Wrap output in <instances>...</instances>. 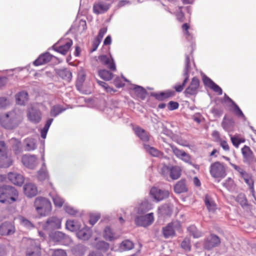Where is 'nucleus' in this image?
Here are the masks:
<instances>
[{
  "label": "nucleus",
  "instance_id": "obj_1",
  "mask_svg": "<svg viewBox=\"0 0 256 256\" xmlns=\"http://www.w3.org/2000/svg\"><path fill=\"white\" fill-rule=\"evenodd\" d=\"M18 192L12 186L4 185L0 186V202L12 204L17 200Z\"/></svg>",
  "mask_w": 256,
  "mask_h": 256
},
{
  "label": "nucleus",
  "instance_id": "obj_2",
  "mask_svg": "<svg viewBox=\"0 0 256 256\" xmlns=\"http://www.w3.org/2000/svg\"><path fill=\"white\" fill-rule=\"evenodd\" d=\"M0 122L2 126L4 128L12 130L18 125L20 120L16 112L12 111L2 116L0 118Z\"/></svg>",
  "mask_w": 256,
  "mask_h": 256
},
{
  "label": "nucleus",
  "instance_id": "obj_3",
  "mask_svg": "<svg viewBox=\"0 0 256 256\" xmlns=\"http://www.w3.org/2000/svg\"><path fill=\"white\" fill-rule=\"evenodd\" d=\"M34 205L37 212L41 216H46L52 211V204L50 201L42 197L37 198Z\"/></svg>",
  "mask_w": 256,
  "mask_h": 256
},
{
  "label": "nucleus",
  "instance_id": "obj_4",
  "mask_svg": "<svg viewBox=\"0 0 256 256\" xmlns=\"http://www.w3.org/2000/svg\"><path fill=\"white\" fill-rule=\"evenodd\" d=\"M210 172L212 176L216 178H223L226 174L224 164L220 162H214L210 165Z\"/></svg>",
  "mask_w": 256,
  "mask_h": 256
},
{
  "label": "nucleus",
  "instance_id": "obj_5",
  "mask_svg": "<svg viewBox=\"0 0 256 256\" xmlns=\"http://www.w3.org/2000/svg\"><path fill=\"white\" fill-rule=\"evenodd\" d=\"M182 226L180 222L174 221L168 223L162 228V233L165 238L173 237L176 236V230L181 229Z\"/></svg>",
  "mask_w": 256,
  "mask_h": 256
},
{
  "label": "nucleus",
  "instance_id": "obj_6",
  "mask_svg": "<svg viewBox=\"0 0 256 256\" xmlns=\"http://www.w3.org/2000/svg\"><path fill=\"white\" fill-rule=\"evenodd\" d=\"M72 44L71 40H60L53 46L54 50L63 54H66Z\"/></svg>",
  "mask_w": 256,
  "mask_h": 256
},
{
  "label": "nucleus",
  "instance_id": "obj_7",
  "mask_svg": "<svg viewBox=\"0 0 256 256\" xmlns=\"http://www.w3.org/2000/svg\"><path fill=\"white\" fill-rule=\"evenodd\" d=\"M110 7V4L102 0L94 2L92 6L93 12L97 15L107 12Z\"/></svg>",
  "mask_w": 256,
  "mask_h": 256
},
{
  "label": "nucleus",
  "instance_id": "obj_8",
  "mask_svg": "<svg viewBox=\"0 0 256 256\" xmlns=\"http://www.w3.org/2000/svg\"><path fill=\"white\" fill-rule=\"evenodd\" d=\"M150 194L157 202L168 198L170 195V192L168 190H162L156 187H153L150 189Z\"/></svg>",
  "mask_w": 256,
  "mask_h": 256
},
{
  "label": "nucleus",
  "instance_id": "obj_9",
  "mask_svg": "<svg viewBox=\"0 0 256 256\" xmlns=\"http://www.w3.org/2000/svg\"><path fill=\"white\" fill-rule=\"evenodd\" d=\"M154 221V216L152 212L144 216H138L135 219L136 224L138 226L146 227L152 224Z\"/></svg>",
  "mask_w": 256,
  "mask_h": 256
},
{
  "label": "nucleus",
  "instance_id": "obj_10",
  "mask_svg": "<svg viewBox=\"0 0 256 256\" xmlns=\"http://www.w3.org/2000/svg\"><path fill=\"white\" fill-rule=\"evenodd\" d=\"M27 117L31 122L38 124L42 120V112L38 108L32 106L27 110Z\"/></svg>",
  "mask_w": 256,
  "mask_h": 256
},
{
  "label": "nucleus",
  "instance_id": "obj_11",
  "mask_svg": "<svg viewBox=\"0 0 256 256\" xmlns=\"http://www.w3.org/2000/svg\"><path fill=\"white\" fill-rule=\"evenodd\" d=\"M200 80L196 77H194L184 93L186 96H196L198 92L200 86Z\"/></svg>",
  "mask_w": 256,
  "mask_h": 256
},
{
  "label": "nucleus",
  "instance_id": "obj_12",
  "mask_svg": "<svg viewBox=\"0 0 256 256\" xmlns=\"http://www.w3.org/2000/svg\"><path fill=\"white\" fill-rule=\"evenodd\" d=\"M243 157V162L248 164H252L255 159L254 152L248 146H244L241 150Z\"/></svg>",
  "mask_w": 256,
  "mask_h": 256
},
{
  "label": "nucleus",
  "instance_id": "obj_13",
  "mask_svg": "<svg viewBox=\"0 0 256 256\" xmlns=\"http://www.w3.org/2000/svg\"><path fill=\"white\" fill-rule=\"evenodd\" d=\"M220 240L218 236L215 234H210L207 238L204 244V248L205 249L210 250L214 247L220 245Z\"/></svg>",
  "mask_w": 256,
  "mask_h": 256
},
{
  "label": "nucleus",
  "instance_id": "obj_14",
  "mask_svg": "<svg viewBox=\"0 0 256 256\" xmlns=\"http://www.w3.org/2000/svg\"><path fill=\"white\" fill-rule=\"evenodd\" d=\"M60 226L61 220L56 216H52L48 219L44 228L45 230L58 229Z\"/></svg>",
  "mask_w": 256,
  "mask_h": 256
},
{
  "label": "nucleus",
  "instance_id": "obj_15",
  "mask_svg": "<svg viewBox=\"0 0 256 256\" xmlns=\"http://www.w3.org/2000/svg\"><path fill=\"white\" fill-rule=\"evenodd\" d=\"M14 232V226L11 222H4L0 225V234L2 236L10 235Z\"/></svg>",
  "mask_w": 256,
  "mask_h": 256
},
{
  "label": "nucleus",
  "instance_id": "obj_16",
  "mask_svg": "<svg viewBox=\"0 0 256 256\" xmlns=\"http://www.w3.org/2000/svg\"><path fill=\"white\" fill-rule=\"evenodd\" d=\"M8 178L16 186H21L24 182V178L20 174L10 172L8 174Z\"/></svg>",
  "mask_w": 256,
  "mask_h": 256
},
{
  "label": "nucleus",
  "instance_id": "obj_17",
  "mask_svg": "<svg viewBox=\"0 0 256 256\" xmlns=\"http://www.w3.org/2000/svg\"><path fill=\"white\" fill-rule=\"evenodd\" d=\"M52 57L53 56L48 52L44 53L34 61V64L36 66L44 64L50 62Z\"/></svg>",
  "mask_w": 256,
  "mask_h": 256
},
{
  "label": "nucleus",
  "instance_id": "obj_18",
  "mask_svg": "<svg viewBox=\"0 0 256 256\" xmlns=\"http://www.w3.org/2000/svg\"><path fill=\"white\" fill-rule=\"evenodd\" d=\"M22 162L26 167L34 168L36 164V158L34 156L24 155L22 158Z\"/></svg>",
  "mask_w": 256,
  "mask_h": 256
},
{
  "label": "nucleus",
  "instance_id": "obj_19",
  "mask_svg": "<svg viewBox=\"0 0 256 256\" xmlns=\"http://www.w3.org/2000/svg\"><path fill=\"white\" fill-rule=\"evenodd\" d=\"M189 68H190V62H189L188 60L186 61V67L184 68V76H185V78L182 84L176 85L174 86V89L176 92H181L183 90L186 84L188 82V78H189V76H188Z\"/></svg>",
  "mask_w": 256,
  "mask_h": 256
},
{
  "label": "nucleus",
  "instance_id": "obj_20",
  "mask_svg": "<svg viewBox=\"0 0 256 256\" xmlns=\"http://www.w3.org/2000/svg\"><path fill=\"white\" fill-rule=\"evenodd\" d=\"M204 201L205 205L209 212H216L217 209V205L210 196L206 195Z\"/></svg>",
  "mask_w": 256,
  "mask_h": 256
},
{
  "label": "nucleus",
  "instance_id": "obj_21",
  "mask_svg": "<svg viewBox=\"0 0 256 256\" xmlns=\"http://www.w3.org/2000/svg\"><path fill=\"white\" fill-rule=\"evenodd\" d=\"M24 188V194L28 197L34 196L38 193L36 187L32 183L26 184Z\"/></svg>",
  "mask_w": 256,
  "mask_h": 256
},
{
  "label": "nucleus",
  "instance_id": "obj_22",
  "mask_svg": "<svg viewBox=\"0 0 256 256\" xmlns=\"http://www.w3.org/2000/svg\"><path fill=\"white\" fill-rule=\"evenodd\" d=\"M90 230L86 226L84 227L82 229H79L77 231L76 236L79 239L82 240H88L91 236Z\"/></svg>",
  "mask_w": 256,
  "mask_h": 256
},
{
  "label": "nucleus",
  "instance_id": "obj_23",
  "mask_svg": "<svg viewBox=\"0 0 256 256\" xmlns=\"http://www.w3.org/2000/svg\"><path fill=\"white\" fill-rule=\"evenodd\" d=\"M13 161L8 153L0 156V167L8 168L12 164Z\"/></svg>",
  "mask_w": 256,
  "mask_h": 256
},
{
  "label": "nucleus",
  "instance_id": "obj_24",
  "mask_svg": "<svg viewBox=\"0 0 256 256\" xmlns=\"http://www.w3.org/2000/svg\"><path fill=\"white\" fill-rule=\"evenodd\" d=\"M136 134L144 142H148L150 140V136L146 131L139 126H136L134 128Z\"/></svg>",
  "mask_w": 256,
  "mask_h": 256
},
{
  "label": "nucleus",
  "instance_id": "obj_25",
  "mask_svg": "<svg viewBox=\"0 0 256 256\" xmlns=\"http://www.w3.org/2000/svg\"><path fill=\"white\" fill-rule=\"evenodd\" d=\"M242 178H243L245 182L248 186L249 190H250L252 195L254 196L255 190L254 188V180L252 178V176L249 174H248Z\"/></svg>",
  "mask_w": 256,
  "mask_h": 256
},
{
  "label": "nucleus",
  "instance_id": "obj_26",
  "mask_svg": "<svg viewBox=\"0 0 256 256\" xmlns=\"http://www.w3.org/2000/svg\"><path fill=\"white\" fill-rule=\"evenodd\" d=\"M188 189L186 184V180H181L174 186V191L177 194H181L187 192Z\"/></svg>",
  "mask_w": 256,
  "mask_h": 256
},
{
  "label": "nucleus",
  "instance_id": "obj_27",
  "mask_svg": "<svg viewBox=\"0 0 256 256\" xmlns=\"http://www.w3.org/2000/svg\"><path fill=\"white\" fill-rule=\"evenodd\" d=\"M16 98L18 104L24 105L28 100V94L24 91L20 92L16 94Z\"/></svg>",
  "mask_w": 256,
  "mask_h": 256
},
{
  "label": "nucleus",
  "instance_id": "obj_28",
  "mask_svg": "<svg viewBox=\"0 0 256 256\" xmlns=\"http://www.w3.org/2000/svg\"><path fill=\"white\" fill-rule=\"evenodd\" d=\"M40 248L37 246H32L28 248L26 253V256H40Z\"/></svg>",
  "mask_w": 256,
  "mask_h": 256
},
{
  "label": "nucleus",
  "instance_id": "obj_29",
  "mask_svg": "<svg viewBox=\"0 0 256 256\" xmlns=\"http://www.w3.org/2000/svg\"><path fill=\"white\" fill-rule=\"evenodd\" d=\"M58 74L62 79L68 82H70L72 78V72L70 70L66 68L58 70Z\"/></svg>",
  "mask_w": 256,
  "mask_h": 256
},
{
  "label": "nucleus",
  "instance_id": "obj_30",
  "mask_svg": "<svg viewBox=\"0 0 256 256\" xmlns=\"http://www.w3.org/2000/svg\"><path fill=\"white\" fill-rule=\"evenodd\" d=\"M66 226L68 230L71 232H77L80 228V226L78 222L72 220H67Z\"/></svg>",
  "mask_w": 256,
  "mask_h": 256
},
{
  "label": "nucleus",
  "instance_id": "obj_31",
  "mask_svg": "<svg viewBox=\"0 0 256 256\" xmlns=\"http://www.w3.org/2000/svg\"><path fill=\"white\" fill-rule=\"evenodd\" d=\"M181 175V170L180 167L177 166L170 168V176L172 179L177 180Z\"/></svg>",
  "mask_w": 256,
  "mask_h": 256
},
{
  "label": "nucleus",
  "instance_id": "obj_32",
  "mask_svg": "<svg viewBox=\"0 0 256 256\" xmlns=\"http://www.w3.org/2000/svg\"><path fill=\"white\" fill-rule=\"evenodd\" d=\"M26 148L27 150L30 151L36 148V140L32 138H28L24 140Z\"/></svg>",
  "mask_w": 256,
  "mask_h": 256
},
{
  "label": "nucleus",
  "instance_id": "obj_33",
  "mask_svg": "<svg viewBox=\"0 0 256 256\" xmlns=\"http://www.w3.org/2000/svg\"><path fill=\"white\" fill-rule=\"evenodd\" d=\"M144 148L147 152L154 156H159L162 154L160 150L148 144H144Z\"/></svg>",
  "mask_w": 256,
  "mask_h": 256
},
{
  "label": "nucleus",
  "instance_id": "obj_34",
  "mask_svg": "<svg viewBox=\"0 0 256 256\" xmlns=\"http://www.w3.org/2000/svg\"><path fill=\"white\" fill-rule=\"evenodd\" d=\"M172 96V92H160L154 94V96L158 100H164Z\"/></svg>",
  "mask_w": 256,
  "mask_h": 256
},
{
  "label": "nucleus",
  "instance_id": "obj_35",
  "mask_svg": "<svg viewBox=\"0 0 256 256\" xmlns=\"http://www.w3.org/2000/svg\"><path fill=\"white\" fill-rule=\"evenodd\" d=\"M134 247L133 242L129 240H124L120 244V248L122 250H129L132 249Z\"/></svg>",
  "mask_w": 256,
  "mask_h": 256
},
{
  "label": "nucleus",
  "instance_id": "obj_36",
  "mask_svg": "<svg viewBox=\"0 0 256 256\" xmlns=\"http://www.w3.org/2000/svg\"><path fill=\"white\" fill-rule=\"evenodd\" d=\"M134 91L136 96L141 100H144L146 98L147 92L143 88L138 86L134 88Z\"/></svg>",
  "mask_w": 256,
  "mask_h": 256
},
{
  "label": "nucleus",
  "instance_id": "obj_37",
  "mask_svg": "<svg viewBox=\"0 0 256 256\" xmlns=\"http://www.w3.org/2000/svg\"><path fill=\"white\" fill-rule=\"evenodd\" d=\"M99 76L105 80H110L113 77V74L108 70H103L98 72Z\"/></svg>",
  "mask_w": 256,
  "mask_h": 256
},
{
  "label": "nucleus",
  "instance_id": "obj_38",
  "mask_svg": "<svg viewBox=\"0 0 256 256\" xmlns=\"http://www.w3.org/2000/svg\"><path fill=\"white\" fill-rule=\"evenodd\" d=\"M148 202L144 200L140 203L137 208V213L138 214H143L148 210Z\"/></svg>",
  "mask_w": 256,
  "mask_h": 256
},
{
  "label": "nucleus",
  "instance_id": "obj_39",
  "mask_svg": "<svg viewBox=\"0 0 256 256\" xmlns=\"http://www.w3.org/2000/svg\"><path fill=\"white\" fill-rule=\"evenodd\" d=\"M188 230L194 238H198L201 236L202 234L198 231L196 226L192 225L188 228Z\"/></svg>",
  "mask_w": 256,
  "mask_h": 256
},
{
  "label": "nucleus",
  "instance_id": "obj_40",
  "mask_svg": "<svg viewBox=\"0 0 256 256\" xmlns=\"http://www.w3.org/2000/svg\"><path fill=\"white\" fill-rule=\"evenodd\" d=\"M18 220H20V224L28 228H32L34 227V225L31 222L22 216H20L18 217Z\"/></svg>",
  "mask_w": 256,
  "mask_h": 256
},
{
  "label": "nucleus",
  "instance_id": "obj_41",
  "mask_svg": "<svg viewBox=\"0 0 256 256\" xmlns=\"http://www.w3.org/2000/svg\"><path fill=\"white\" fill-rule=\"evenodd\" d=\"M65 110L64 108H62L60 106L56 105L52 107L50 110V114L52 116H56L60 113L62 112Z\"/></svg>",
  "mask_w": 256,
  "mask_h": 256
},
{
  "label": "nucleus",
  "instance_id": "obj_42",
  "mask_svg": "<svg viewBox=\"0 0 256 256\" xmlns=\"http://www.w3.org/2000/svg\"><path fill=\"white\" fill-rule=\"evenodd\" d=\"M38 178L41 181L48 179V175L47 170L43 168H42L38 172Z\"/></svg>",
  "mask_w": 256,
  "mask_h": 256
},
{
  "label": "nucleus",
  "instance_id": "obj_43",
  "mask_svg": "<svg viewBox=\"0 0 256 256\" xmlns=\"http://www.w3.org/2000/svg\"><path fill=\"white\" fill-rule=\"evenodd\" d=\"M232 106L234 114L238 117L242 118L244 120H246V118L236 103H234Z\"/></svg>",
  "mask_w": 256,
  "mask_h": 256
},
{
  "label": "nucleus",
  "instance_id": "obj_44",
  "mask_svg": "<svg viewBox=\"0 0 256 256\" xmlns=\"http://www.w3.org/2000/svg\"><path fill=\"white\" fill-rule=\"evenodd\" d=\"M180 246L185 252H190L191 250L190 240L188 238H184Z\"/></svg>",
  "mask_w": 256,
  "mask_h": 256
},
{
  "label": "nucleus",
  "instance_id": "obj_45",
  "mask_svg": "<svg viewBox=\"0 0 256 256\" xmlns=\"http://www.w3.org/2000/svg\"><path fill=\"white\" fill-rule=\"evenodd\" d=\"M104 238L106 240H112L114 237L111 229L109 227H106L104 230Z\"/></svg>",
  "mask_w": 256,
  "mask_h": 256
},
{
  "label": "nucleus",
  "instance_id": "obj_46",
  "mask_svg": "<svg viewBox=\"0 0 256 256\" xmlns=\"http://www.w3.org/2000/svg\"><path fill=\"white\" fill-rule=\"evenodd\" d=\"M230 139L232 144L236 148H238L241 143L245 142V139L244 138H239L238 136L231 137Z\"/></svg>",
  "mask_w": 256,
  "mask_h": 256
},
{
  "label": "nucleus",
  "instance_id": "obj_47",
  "mask_svg": "<svg viewBox=\"0 0 256 256\" xmlns=\"http://www.w3.org/2000/svg\"><path fill=\"white\" fill-rule=\"evenodd\" d=\"M52 200L54 203V204L56 206L58 207H62L64 203V200L58 196H54L52 198Z\"/></svg>",
  "mask_w": 256,
  "mask_h": 256
},
{
  "label": "nucleus",
  "instance_id": "obj_48",
  "mask_svg": "<svg viewBox=\"0 0 256 256\" xmlns=\"http://www.w3.org/2000/svg\"><path fill=\"white\" fill-rule=\"evenodd\" d=\"M100 215L99 214H90L89 222L92 225H94L100 218Z\"/></svg>",
  "mask_w": 256,
  "mask_h": 256
},
{
  "label": "nucleus",
  "instance_id": "obj_49",
  "mask_svg": "<svg viewBox=\"0 0 256 256\" xmlns=\"http://www.w3.org/2000/svg\"><path fill=\"white\" fill-rule=\"evenodd\" d=\"M178 12L176 13V19L180 22H182L184 20V14L182 11V7L178 8Z\"/></svg>",
  "mask_w": 256,
  "mask_h": 256
},
{
  "label": "nucleus",
  "instance_id": "obj_50",
  "mask_svg": "<svg viewBox=\"0 0 256 256\" xmlns=\"http://www.w3.org/2000/svg\"><path fill=\"white\" fill-rule=\"evenodd\" d=\"M238 202L242 206H246L247 204V199L246 196L243 194H240L238 195L236 198Z\"/></svg>",
  "mask_w": 256,
  "mask_h": 256
},
{
  "label": "nucleus",
  "instance_id": "obj_51",
  "mask_svg": "<svg viewBox=\"0 0 256 256\" xmlns=\"http://www.w3.org/2000/svg\"><path fill=\"white\" fill-rule=\"evenodd\" d=\"M232 166L238 172L241 178L244 177V176L248 174L242 168L238 166H236V164H232Z\"/></svg>",
  "mask_w": 256,
  "mask_h": 256
},
{
  "label": "nucleus",
  "instance_id": "obj_52",
  "mask_svg": "<svg viewBox=\"0 0 256 256\" xmlns=\"http://www.w3.org/2000/svg\"><path fill=\"white\" fill-rule=\"evenodd\" d=\"M190 28V26L188 23L184 24L182 26V28L184 32V34L186 36L187 38H188L191 36L190 32H188Z\"/></svg>",
  "mask_w": 256,
  "mask_h": 256
},
{
  "label": "nucleus",
  "instance_id": "obj_53",
  "mask_svg": "<svg viewBox=\"0 0 256 256\" xmlns=\"http://www.w3.org/2000/svg\"><path fill=\"white\" fill-rule=\"evenodd\" d=\"M202 81L204 85L208 86L209 88L214 83L210 78L206 76H203Z\"/></svg>",
  "mask_w": 256,
  "mask_h": 256
},
{
  "label": "nucleus",
  "instance_id": "obj_54",
  "mask_svg": "<svg viewBox=\"0 0 256 256\" xmlns=\"http://www.w3.org/2000/svg\"><path fill=\"white\" fill-rule=\"evenodd\" d=\"M172 149L174 155L179 158L182 157V154L184 152V150H179L178 148L174 146H172Z\"/></svg>",
  "mask_w": 256,
  "mask_h": 256
},
{
  "label": "nucleus",
  "instance_id": "obj_55",
  "mask_svg": "<svg viewBox=\"0 0 256 256\" xmlns=\"http://www.w3.org/2000/svg\"><path fill=\"white\" fill-rule=\"evenodd\" d=\"M170 168L167 166H164L160 170V174L164 177H167L168 174H170Z\"/></svg>",
  "mask_w": 256,
  "mask_h": 256
},
{
  "label": "nucleus",
  "instance_id": "obj_56",
  "mask_svg": "<svg viewBox=\"0 0 256 256\" xmlns=\"http://www.w3.org/2000/svg\"><path fill=\"white\" fill-rule=\"evenodd\" d=\"M64 238V234L60 232H56L53 236L54 242H60Z\"/></svg>",
  "mask_w": 256,
  "mask_h": 256
},
{
  "label": "nucleus",
  "instance_id": "obj_57",
  "mask_svg": "<svg viewBox=\"0 0 256 256\" xmlns=\"http://www.w3.org/2000/svg\"><path fill=\"white\" fill-rule=\"evenodd\" d=\"M52 256H67V254L63 250L56 249L53 250Z\"/></svg>",
  "mask_w": 256,
  "mask_h": 256
},
{
  "label": "nucleus",
  "instance_id": "obj_58",
  "mask_svg": "<svg viewBox=\"0 0 256 256\" xmlns=\"http://www.w3.org/2000/svg\"><path fill=\"white\" fill-rule=\"evenodd\" d=\"M107 32L106 28H102L100 29L98 35L96 37V39L98 40V41L101 42L102 39L104 35L106 34Z\"/></svg>",
  "mask_w": 256,
  "mask_h": 256
},
{
  "label": "nucleus",
  "instance_id": "obj_59",
  "mask_svg": "<svg viewBox=\"0 0 256 256\" xmlns=\"http://www.w3.org/2000/svg\"><path fill=\"white\" fill-rule=\"evenodd\" d=\"M113 83L114 86L118 88H120L124 86V84L122 82V80L118 77L116 78L113 81Z\"/></svg>",
  "mask_w": 256,
  "mask_h": 256
},
{
  "label": "nucleus",
  "instance_id": "obj_60",
  "mask_svg": "<svg viewBox=\"0 0 256 256\" xmlns=\"http://www.w3.org/2000/svg\"><path fill=\"white\" fill-rule=\"evenodd\" d=\"M210 88L214 92L218 93V95H221L222 94V89L215 83H214L212 86Z\"/></svg>",
  "mask_w": 256,
  "mask_h": 256
},
{
  "label": "nucleus",
  "instance_id": "obj_61",
  "mask_svg": "<svg viewBox=\"0 0 256 256\" xmlns=\"http://www.w3.org/2000/svg\"><path fill=\"white\" fill-rule=\"evenodd\" d=\"M210 88L214 92L218 93V95H221L222 94V89L215 83H214L212 86Z\"/></svg>",
  "mask_w": 256,
  "mask_h": 256
},
{
  "label": "nucleus",
  "instance_id": "obj_62",
  "mask_svg": "<svg viewBox=\"0 0 256 256\" xmlns=\"http://www.w3.org/2000/svg\"><path fill=\"white\" fill-rule=\"evenodd\" d=\"M178 103L176 102L170 101L168 104V108L170 110H173L178 108Z\"/></svg>",
  "mask_w": 256,
  "mask_h": 256
},
{
  "label": "nucleus",
  "instance_id": "obj_63",
  "mask_svg": "<svg viewBox=\"0 0 256 256\" xmlns=\"http://www.w3.org/2000/svg\"><path fill=\"white\" fill-rule=\"evenodd\" d=\"M98 58L102 63L105 65L108 64L110 60L109 58L106 55L100 56Z\"/></svg>",
  "mask_w": 256,
  "mask_h": 256
},
{
  "label": "nucleus",
  "instance_id": "obj_64",
  "mask_svg": "<svg viewBox=\"0 0 256 256\" xmlns=\"http://www.w3.org/2000/svg\"><path fill=\"white\" fill-rule=\"evenodd\" d=\"M180 159H181L186 162L190 163L191 160V157L188 154L184 152L182 154V157L180 158Z\"/></svg>",
  "mask_w": 256,
  "mask_h": 256
}]
</instances>
